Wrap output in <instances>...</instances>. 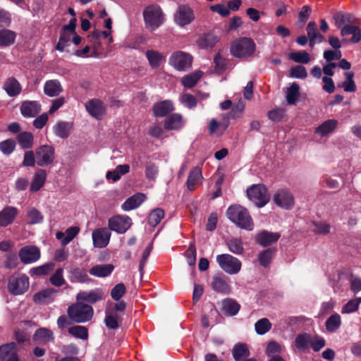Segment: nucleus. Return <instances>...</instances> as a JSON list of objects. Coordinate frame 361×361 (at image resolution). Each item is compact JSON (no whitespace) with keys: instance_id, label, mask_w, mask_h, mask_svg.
Segmentation results:
<instances>
[{"instance_id":"f257e3e1","label":"nucleus","mask_w":361,"mask_h":361,"mask_svg":"<svg viewBox=\"0 0 361 361\" xmlns=\"http://www.w3.org/2000/svg\"><path fill=\"white\" fill-rule=\"evenodd\" d=\"M226 215L237 226L247 231L253 230L254 223L246 208L239 204L231 205L228 208Z\"/></svg>"},{"instance_id":"f03ea898","label":"nucleus","mask_w":361,"mask_h":361,"mask_svg":"<svg viewBox=\"0 0 361 361\" xmlns=\"http://www.w3.org/2000/svg\"><path fill=\"white\" fill-rule=\"evenodd\" d=\"M255 49V43L251 38L240 37L232 42L230 51L235 57L247 59L254 54Z\"/></svg>"},{"instance_id":"7ed1b4c3","label":"nucleus","mask_w":361,"mask_h":361,"mask_svg":"<svg viewBox=\"0 0 361 361\" xmlns=\"http://www.w3.org/2000/svg\"><path fill=\"white\" fill-rule=\"evenodd\" d=\"M93 312L91 306L79 301L71 305L67 310L69 319L76 323H84L90 321L93 317Z\"/></svg>"},{"instance_id":"20e7f679","label":"nucleus","mask_w":361,"mask_h":361,"mask_svg":"<svg viewBox=\"0 0 361 361\" xmlns=\"http://www.w3.org/2000/svg\"><path fill=\"white\" fill-rule=\"evenodd\" d=\"M143 16L146 27L149 30H154L164 22V14L161 8L157 6L147 7Z\"/></svg>"},{"instance_id":"39448f33","label":"nucleus","mask_w":361,"mask_h":361,"mask_svg":"<svg viewBox=\"0 0 361 361\" xmlns=\"http://www.w3.org/2000/svg\"><path fill=\"white\" fill-rule=\"evenodd\" d=\"M216 262L221 269L228 274H238L242 267L241 262L229 254H221L216 256Z\"/></svg>"},{"instance_id":"423d86ee","label":"nucleus","mask_w":361,"mask_h":361,"mask_svg":"<svg viewBox=\"0 0 361 361\" xmlns=\"http://www.w3.org/2000/svg\"><path fill=\"white\" fill-rule=\"evenodd\" d=\"M248 198L258 207L266 205L270 199L267 189L263 185H253L247 190Z\"/></svg>"},{"instance_id":"0eeeda50","label":"nucleus","mask_w":361,"mask_h":361,"mask_svg":"<svg viewBox=\"0 0 361 361\" xmlns=\"http://www.w3.org/2000/svg\"><path fill=\"white\" fill-rule=\"evenodd\" d=\"M195 18L193 10L188 5H179L173 14V21L180 27L192 23Z\"/></svg>"},{"instance_id":"6e6552de","label":"nucleus","mask_w":361,"mask_h":361,"mask_svg":"<svg viewBox=\"0 0 361 361\" xmlns=\"http://www.w3.org/2000/svg\"><path fill=\"white\" fill-rule=\"evenodd\" d=\"M36 164L41 167L51 165L55 159L54 148L48 145H43L35 149Z\"/></svg>"},{"instance_id":"1a4fd4ad","label":"nucleus","mask_w":361,"mask_h":361,"mask_svg":"<svg viewBox=\"0 0 361 361\" xmlns=\"http://www.w3.org/2000/svg\"><path fill=\"white\" fill-rule=\"evenodd\" d=\"M192 57L188 53L178 51L169 58V63L178 71H185L192 66Z\"/></svg>"},{"instance_id":"9d476101","label":"nucleus","mask_w":361,"mask_h":361,"mask_svg":"<svg viewBox=\"0 0 361 361\" xmlns=\"http://www.w3.org/2000/svg\"><path fill=\"white\" fill-rule=\"evenodd\" d=\"M29 279L25 275L12 276L8 281V290L14 295L25 293L29 288Z\"/></svg>"},{"instance_id":"9b49d317","label":"nucleus","mask_w":361,"mask_h":361,"mask_svg":"<svg viewBox=\"0 0 361 361\" xmlns=\"http://www.w3.org/2000/svg\"><path fill=\"white\" fill-rule=\"evenodd\" d=\"M273 201L279 207L289 210L295 205V198L290 191L287 189L278 190L273 197Z\"/></svg>"},{"instance_id":"f8f14e48","label":"nucleus","mask_w":361,"mask_h":361,"mask_svg":"<svg viewBox=\"0 0 361 361\" xmlns=\"http://www.w3.org/2000/svg\"><path fill=\"white\" fill-rule=\"evenodd\" d=\"M109 228L118 233H124L131 226V219L127 216L117 215L109 220Z\"/></svg>"},{"instance_id":"ddd939ff","label":"nucleus","mask_w":361,"mask_h":361,"mask_svg":"<svg viewBox=\"0 0 361 361\" xmlns=\"http://www.w3.org/2000/svg\"><path fill=\"white\" fill-rule=\"evenodd\" d=\"M85 108L87 112L97 119H102L106 114V106L99 99L89 100L85 103Z\"/></svg>"},{"instance_id":"4468645a","label":"nucleus","mask_w":361,"mask_h":361,"mask_svg":"<svg viewBox=\"0 0 361 361\" xmlns=\"http://www.w3.org/2000/svg\"><path fill=\"white\" fill-rule=\"evenodd\" d=\"M19 257L24 264H30L37 261L40 257V251L36 246L29 245L20 249Z\"/></svg>"},{"instance_id":"2eb2a0df","label":"nucleus","mask_w":361,"mask_h":361,"mask_svg":"<svg viewBox=\"0 0 361 361\" xmlns=\"http://www.w3.org/2000/svg\"><path fill=\"white\" fill-rule=\"evenodd\" d=\"M93 245L95 247H105L109 243L111 233L105 228H100L93 231L92 234Z\"/></svg>"},{"instance_id":"dca6fc26","label":"nucleus","mask_w":361,"mask_h":361,"mask_svg":"<svg viewBox=\"0 0 361 361\" xmlns=\"http://www.w3.org/2000/svg\"><path fill=\"white\" fill-rule=\"evenodd\" d=\"M41 111V105L37 101H25L20 106V113L25 118L36 116Z\"/></svg>"},{"instance_id":"f3484780","label":"nucleus","mask_w":361,"mask_h":361,"mask_svg":"<svg viewBox=\"0 0 361 361\" xmlns=\"http://www.w3.org/2000/svg\"><path fill=\"white\" fill-rule=\"evenodd\" d=\"M0 361H19L14 343L0 346Z\"/></svg>"},{"instance_id":"a211bd4d","label":"nucleus","mask_w":361,"mask_h":361,"mask_svg":"<svg viewBox=\"0 0 361 361\" xmlns=\"http://www.w3.org/2000/svg\"><path fill=\"white\" fill-rule=\"evenodd\" d=\"M279 238V233L262 231L256 235L255 240L260 245L267 247L276 243Z\"/></svg>"},{"instance_id":"6ab92c4d","label":"nucleus","mask_w":361,"mask_h":361,"mask_svg":"<svg viewBox=\"0 0 361 361\" xmlns=\"http://www.w3.org/2000/svg\"><path fill=\"white\" fill-rule=\"evenodd\" d=\"M338 122L336 119H329L319 125L314 130L315 134L321 137L328 136L338 127Z\"/></svg>"},{"instance_id":"aec40b11","label":"nucleus","mask_w":361,"mask_h":361,"mask_svg":"<svg viewBox=\"0 0 361 361\" xmlns=\"http://www.w3.org/2000/svg\"><path fill=\"white\" fill-rule=\"evenodd\" d=\"M57 294V290L50 288L36 293L33 295V300L37 304H47L51 302Z\"/></svg>"},{"instance_id":"412c9836","label":"nucleus","mask_w":361,"mask_h":361,"mask_svg":"<svg viewBox=\"0 0 361 361\" xmlns=\"http://www.w3.org/2000/svg\"><path fill=\"white\" fill-rule=\"evenodd\" d=\"M174 110L173 104L170 100H164L156 103L152 109L153 114L156 117H164Z\"/></svg>"},{"instance_id":"4be33fe9","label":"nucleus","mask_w":361,"mask_h":361,"mask_svg":"<svg viewBox=\"0 0 361 361\" xmlns=\"http://www.w3.org/2000/svg\"><path fill=\"white\" fill-rule=\"evenodd\" d=\"M3 89L9 97H16L21 92L22 86L15 78L10 77L4 82Z\"/></svg>"},{"instance_id":"5701e85b","label":"nucleus","mask_w":361,"mask_h":361,"mask_svg":"<svg viewBox=\"0 0 361 361\" xmlns=\"http://www.w3.org/2000/svg\"><path fill=\"white\" fill-rule=\"evenodd\" d=\"M306 30L311 47H313L316 43H320L324 41V37L318 32L315 22H310L307 25Z\"/></svg>"},{"instance_id":"b1692460","label":"nucleus","mask_w":361,"mask_h":361,"mask_svg":"<svg viewBox=\"0 0 361 361\" xmlns=\"http://www.w3.org/2000/svg\"><path fill=\"white\" fill-rule=\"evenodd\" d=\"M104 294L102 290L97 289L91 292H80L76 296L77 301L85 300L91 303H94L99 300H103Z\"/></svg>"},{"instance_id":"393cba45","label":"nucleus","mask_w":361,"mask_h":361,"mask_svg":"<svg viewBox=\"0 0 361 361\" xmlns=\"http://www.w3.org/2000/svg\"><path fill=\"white\" fill-rule=\"evenodd\" d=\"M73 128V124L71 122L59 121L53 127V130L57 137L65 139L69 136Z\"/></svg>"},{"instance_id":"a878e982","label":"nucleus","mask_w":361,"mask_h":361,"mask_svg":"<svg viewBox=\"0 0 361 361\" xmlns=\"http://www.w3.org/2000/svg\"><path fill=\"white\" fill-rule=\"evenodd\" d=\"M18 210L13 207H6L0 212V226H6L11 224L18 215Z\"/></svg>"},{"instance_id":"bb28decb","label":"nucleus","mask_w":361,"mask_h":361,"mask_svg":"<svg viewBox=\"0 0 361 361\" xmlns=\"http://www.w3.org/2000/svg\"><path fill=\"white\" fill-rule=\"evenodd\" d=\"M146 199L143 193H137L128 198L122 204L121 207L124 211H130L138 207Z\"/></svg>"},{"instance_id":"cd10ccee","label":"nucleus","mask_w":361,"mask_h":361,"mask_svg":"<svg viewBox=\"0 0 361 361\" xmlns=\"http://www.w3.org/2000/svg\"><path fill=\"white\" fill-rule=\"evenodd\" d=\"M62 91V86L59 81L56 80H50L44 83V92L50 97H57Z\"/></svg>"},{"instance_id":"c85d7f7f","label":"nucleus","mask_w":361,"mask_h":361,"mask_svg":"<svg viewBox=\"0 0 361 361\" xmlns=\"http://www.w3.org/2000/svg\"><path fill=\"white\" fill-rule=\"evenodd\" d=\"M202 178V171L199 167H195L191 170L187 180L188 190H194L201 184Z\"/></svg>"},{"instance_id":"c756f323","label":"nucleus","mask_w":361,"mask_h":361,"mask_svg":"<svg viewBox=\"0 0 361 361\" xmlns=\"http://www.w3.org/2000/svg\"><path fill=\"white\" fill-rule=\"evenodd\" d=\"M114 269V266L111 264H97L92 267L89 273L95 277H106L109 276Z\"/></svg>"},{"instance_id":"7c9ffc66","label":"nucleus","mask_w":361,"mask_h":361,"mask_svg":"<svg viewBox=\"0 0 361 361\" xmlns=\"http://www.w3.org/2000/svg\"><path fill=\"white\" fill-rule=\"evenodd\" d=\"M54 339V333L46 328H40L37 329L33 335L34 341L42 344L53 341Z\"/></svg>"},{"instance_id":"2f4dec72","label":"nucleus","mask_w":361,"mask_h":361,"mask_svg":"<svg viewBox=\"0 0 361 361\" xmlns=\"http://www.w3.org/2000/svg\"><path fill=\"white\" fill-rule=\"evenodd\" d=\"M183 117L179 114H173L164 121V128L167 130H178L183 126Z\"/></svg>"},{"instance_id":"473e14b6","label":"nucleus","mask_w":361,"mask_h":361,"mask_svg":"<svg viewBox=\"0 0 361 361\" xmlns=\"http://www.w3.org/2000/svg\"><path fill=\"white\" fill-rule=\"evenodd\" d=\"M353 35L350 42L353 43H357L361 40V31L357 26L351 25H345L341 29V35L342 37Z\"/></svg>"},{"instance_id":"72a5a7b5","label":"nucleus","mask_w":361,"mask_h":361,"mask_svg":"<svg viewBox=\"0 0 361 361\" xmlns=\"http://www.w3.org/2000/svg\"><path fill=\"white\" fill-rule=\"evenodd\" d=\"M219 41V37L212 33L202 35L197 41V45L202 49H211L215 46Z\"/></svg>"},{"instance_id":"f704fd0d","label":"nucleus","mask_w":361,"mask_h":361,"mask_svg":"<svg viewBox=\"0 0 361 361\" xmlns=\"http://www.w3.org/2000/svg\"><path fill=\"white\" fill-rule=\"evenodd\" d=\"M212 288L221 293L229 294L231 288L228 283V281L223 278L214 277L212 283Z\"/></svg>"},{"instance_id":"c9c22d12","label":"nucleus","mask_w":361,"mask_h":361,"mask_svg":"<svg viewBox=\"0 0 361 361\" xmlns=\"http://www.w3.org/2000/svg\"><path fill=\"white\" fill-rule=\"evenodd\" d=\"M121 321V317L118 314H114L112 310H106L104 323L107 328L110 329H118Z\"/></svg>"},{"instance_id":"e433bc0d","label":"nucleus","mask_w":361,"mask_h":361,"mask_svg":"<svg viewBox=\"0 0 361 361\" xmlns=\"http://www.w3.org/2000/svg\"><path fill=\"white\" fill-rule=\"evenodd\" d=\"M17 141L22 149H27L32 147L34 137L30 132L24 131L18 135Z\"/></svg>"},{"instance_id":"4c0bfd02","label":"nucleus","mask_w":361,"mask_h":361,"mask_svg":"<svg viewBox=\"0 0 361 361\" xmlns=\"http://www.w3.org/2000/svg\"><path fill=\"white\" fill-rule=\"evenodd\" d=\"M203 72L196 71L193 73L186 75L181 79V84L186 88L194 87L203 75Z\"/></svg>"},{"instance_id":"58836bf2","label":"nucleus","mask_w":361,"mask_h":361,"mask_svg":"<svg viewBox=\"0 0 361 361\" xmlns=\"http://www.w3.org/2000/svg\"><path fill=\"white\" fill-rule=\"evenodd\" d=\"M47 178V173L43 169H39L35 174L31 186L30 190L32 192L38 191L44 184Z\"/></svg>"},{"instance_id":"ea45409f","label":"nucleus","mask_w":361,"mask_h":361,"mask_svg":"<svg viewBox=\"0 0 361 361\" xmlns=\"http://www.w3.org/2000/svg\"><path fill=\"white\" fill-rule=\"evenodd\" d=\"M130 171V166L128 164L118 165L113 171L106 173V178L107 180H111L114 182L118 180L121 175L126 174Z\"/></svg>"},{"instance_id":"a19ab883","label":"nucleus","mask_w":361,"mask_h":361,"mask_svg":"<svg viewBox=\"0 0 361 361\" xmlns=\"http://www.w3.org/2000/svg\"><path fill=\"white\" fill-rule=\"evenodd\" d=\"M16 33L8 29L0 30V47L12 45L16 40Z\"/></svg>"},{"instance_id":"79ce46f5","label":"nucleus","mask_w":361,"mask_h":361,"mask_svg":"<svg viewBox=\"0 0 361 361\" xmlns=\"http://www.w3.org/2000/svg\"><path fill=\"white\" fill-rule=\"evenodd\" d=\"M240 310V305L231 299H225L222 301V312L227 316L235 315Z\"/></svg>"},{"instance_id":"37998d69","label":"nucleus","mask_w":361,"mask_h":361,"mask_svg":"<svg viewBox=\"0 0 361 361\" xmlns=\"http://www.w3.org/2000/svg\"><path fill=\"white\" fill-rule=\"evenodd\" d=\"M312 341V336L308 334H301L296 336L295 345L300 351H306L309 349Z\"/></svg>"},{"instance_id":"c03bdc74","label":"nucleus","mask_w":361,"mask_h":361,"mask_svg":"<svg viewBox=\"0 0 361 361\" xmlns=\"http://www.w3.org/2000/svg\"><path fill=\"white\" fill-rule=\"evenodd\" d=\"M146 56L152 68L159 67L164 60V56L161 53L153 49L147 50Z\"/></svg>"},{"instance_id":"a18cd8bd","label":"nucleus","mask_w":361,"mask_h":361,"mask_svg":"<svg viewBox=\"0 0 361 361\" xmlns=\"http://www.w3.org/2000/svg\"><path fill=\"white\" fill-rule=\"evenodd\" d=\"M230 252L235 255H240L244 252V247L242 240L238 238H231L226 243Z\"/></svg>"},{"instance_id":"49530a36","label":"nucleus","mask_w":361,"mask_h":361,"mask_svg":"<svg viewBox=\"0 0 361 361\" xmlns=\"http://www.w3.org/2000/svg\"><path fill=\"white\" fill-rule=\"evenodd\" d=\"M250 355V351L246 344L238 343L233 348V356L235 361H240L243 358L247 357Z\"/></svg>"},{"instance_id":"de8ad7c7","label":"nucleus","mask_w":361,"mask_h":361,"mask_svg":"<svg viewBox=\"0 0 361 361\" xmlns=\"http://www.w3.org/2000/svg\"><path fill=\"white\" fill-rule=\"evenodd\" d=\"M70 280L72 282L84 283L87 280V271L81 268H73L70 271Z\"/></svg>"},{"instance_id":"09e8293b","label":"nucleus","mask_w":361,"mask_h":361,"mask_svg":"<svg viewBox=\"0 0 361 361\" xmlns=\"http://www.w3.org/2000/svg\"><path fill=\"white\" fill-rule=\"evenodd\" d=\"M326 329L329 332H335L341 325V317L338 314L331 315L326 321Z\"/></svg>"},{"instance_id":"8fccbe9b","label":"nucleus","mask_w":361,"mask_h":361,"mask_svg":"<svg viewBox=\"0 0 361 361\" xmlns=\"http://www.w3.org/2000/svg\"><path fill=\"white\" fill-rule=\"evenodd\" d=\"M333 18L334 20L335 25L338 28L341 29L345 25H348L352 23V17L349 13L337 12L334 15Z\"/></svg>"},{"instance_id":"3c124183","label":"nucleus","mask_w":361,"mask_h":361,"mask_svg":"<svg viewBox=\"0 0 361 361\" xmlns=\"http://www.w3.org/2000/svg\"><path fill=\"white\" fill-rule=\"evenodd\" d=\"M271 323L267 318L259 319L255 324L256 333L259 335H264L271 328Z\"/></svg>"},{"instance_id":"603ef678","label":"nucleus","mask_w":361,"mask_h":361,"mask_svg":"<svg viewBox=\"0 0 361 361\" xmlns=\"http://www.w3.org/2000/svg\"><path fill=\"white\" fill-rule=\"evenodd\" d=\"M299 97V85L295 82L288 88L286 92V100L289 104H293Z\"/></svg>"},{"instance_id":"864d4df0","label":"nucleus","mask_w":361,"mask_h":361,"mask_svg":"<svg viewBox=\"0 0 361 361\" xmlns=\"http://www.w3.org/2000/svg\"><path fill=\"white\" fill-rule=\"evenodd\" d=\"M68 333L80 339L86 340L88 338V330L83 326H75L68 329Z\"/></svg>"},{"instance_id":"5fc2aeb1","label":"nucleus","mask_w":361,"mask_h":361,"mask_svg":"<svg viewBox=\"0 0 361 361\" xmlns=\"http://www.w3.org/2000/svg\"><path fill=\"white\" fill-rule=\"evenodd\" d=\"M289 58L296 63H307L311 61L310 55L306 51L291 52Z\"/></svg>"},{"instance_id":"6e6d98bb","label":"nucleus","mask_w":361,"mask_h":361,"mask_svg":"<svg viewBox=\"0 0 361 361\" xmlns=\"http://www.w3.org/2000/svg\"><path fill=\"white\" fill-rule=\"evenodd\" d=\"M75 33L63 30V32L59 38V40L56 46V49L59 51H63L68 43L72 39Z\"/></svg>"},{"instance_id":"4d7b16f0","label":"nucleus","mask_w":361,"mask_h":361,"mask_svg":"<svg viewBox=\"0 0 361 361\" xmlns=\"http://www.w3.org/2000/svg\"><path fill=\"white\" fill-rule=\"evenodd\" d=\"M49 281L53 286L56 287H61L64 285L66 283V280L63 277V269H57L55 273L49 278Z\"/></svg>"},{"instance_id":"13d9d810","label":"nucleus","mask_w":361,"mask_h":361,"mask_svg":"<svg viewBox=\"0 0 361 361\" xmlns=\"http://www.w3.org/2000/svg\"><path fill=\"white\" fill-rule=\"evenodd\" d=\"M164 216V210L159 208L155 209L149 215V224L152 226H155L160 223Z\"/></svg>"},{"instance_id":"bf43d9fd","label":"nucleus","mask_w":361,"mask_h":361,"mask_svg":"<svg viewBox=\"0 0 361 361\" xmlns=\"http://www.w3.org/2000/svg\"><path fill=\"white\" fill-rule=\"evenodd\" d=\"M90 37H92L93 39H96L97 40H106L107 44H110L113 42V37L111 36V31H102V30H95L94 31Z\"/></svg>"},{"instance_id":"052dcab7","label":"nucleus","mask_w":361,"mask_h":361,"mask_svg":"<svg viewBox=\"0 0 361 361\" xmlns=\"http://www.w3.org/2000/svg\"><path fill=\"white\" fill-rule=\"evenodd\" d=\"M274 250L271 249H267L262 252L258 255V260L261 265L264 267H267L273 257Z\"/></svg>"},{"instance_id":"680f3d73","label":"nucleus","mask_w":361,"mask_h":361,"mask_svg":"<svg viewBox=\"0 0 361 361\" xmlns=\"http://www.w3.org/2000/svg\"><path fill=\"white\" fill-rule=\"evenodd\" d=\"M43 220L42 214L35 208H31L27 212V222L30 224H39Z\"/></svg>"},{"instance_id":"e2e57ef3","label":"nucleus","mask_w":361,"mask_h":361,"mask_svg":"<svg viewBox=\"0 0 361 361\" xmlns=\"http://www.w3.org/2000/svg\"><path fill=\"white\" fill-rule=\"evenodd\" d=\"M226 128L227 126L217 122L215 119H212L209 126V133L221 135Z\"/></svg>"},{"instance_id":"0e129e2a","label":"nucleus","mask_w":361,"mask_h":361,"mask_svg":"<svg viewBox=\"0 0 361 361\" xmlns=\"http://www.w3.org/2000/svg\"><path fill=\"white\" fill-rule=\"evenodd\" d=\"M361 302V298L349 300L342 308V313L348 314L356 311Z\"/></svg>"},{"instance_id":"69168bd1","label":"nucleus","mask_w":361,"mask_h":361,"mask_svg":"<svg viewBox=\"0 0 361 361\" xmlns=\"http://www.w3.org/2000/svg\"><path fill=\"white\" fill-rule=\"evenodd\" d=\"M15 147L16 142L14 140L7 139L0 142V150L6 155L11 154L14 151Z\"/></svg>"},{"instance_id":"338daca9","label":"nucleus","mask_w":361,"mask_h":361,"mask_svg":"<svg viewBox=\"0 0 361 361\" xmlns=\"http://www.w3.org/2000/svg\"><path fill=\"white\" fill-rule=\"evenodd\" d=\"M126 288L122 283L116 284L111 291V296L112 299L118 301L126 293Z\"/></svg>"},{"instance_id":"774afa93","label":"nucleus","mask_w":361,"mask_h":361,"mask_svg":"<svg viewBox=\"0 0 361 361\" xmlns=\"http://www.w3.org/2000/svg\"><path fill=\"white\" fill-rule=\"evenodd\" d=\"M80 228L77 226L68 228L64 233L65 237L62 239V245H66L69 243L79 233Z\"/></svg>"}]
</instances>
